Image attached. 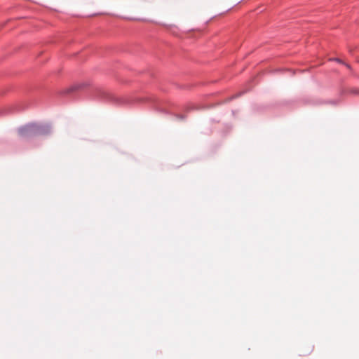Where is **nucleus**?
<instances>
[{
	"label": "nucleus",
	"mask_w": 359,
	"mask_h": 359,
	"mask_svg": "<svg viewBox=\"0 0 359 359\" xmlns=\"http://www.w3.org/2000/svg\"><path fill=\"white\" fill-rule=\"evenodd\" d=\"M51 128L48 124L30 123L18 129V135L22 138L45 136L50 134Z\"/></svg>",
	"instance_id": "1"
},
{
	"label": "nucleus",
	"mask_w": 359,
	"mask_h": 359,
	"mask_svg": "<svg viewBox=\"0 0 359 359\" xmlns=\"http://www.w3.org/2000/svg\"><path fill=\"white\" fill-rule=\"evenodd\" d=\"M336 60L339 62H341V61L339 59H336Z\"/></svg>",
	"instance_id": "2"
}]
</instances>
